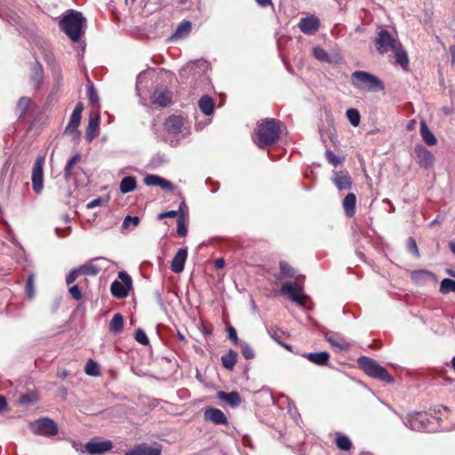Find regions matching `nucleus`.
Listing matches in <instances>:
<instances>
[{
    "label": "nucleus",
    "mask_w": 455,
    "mask_h": 455,
    "mask_svg": "<svg viewBox=\"0 0 455 455\" xmlns=\"http://www.w3.org/2000/svg\"><path fill=\"white\" fill-rule=\"evenodd\" d=\"M228 338L236 345L238 346L240 343H242L243 341L240 340L237 337V334H236V331L235 329L233 327V326H229L228 328Z\"/></svg>",
    "instance_id": "54"
},
{
    "label": "nucleus",
    "mask_w": 455,
    "mask_h": 455,
    "mask_svg": "<svg viewBox=\"0 0 455 455\" xmlns=\"http://www.w3.org/2000/svg\"><path fill=\"white\" fill-rule=\"evenodd\" d=\"M124 325V319L121 314L116 313V332L120 331Z\"/></svg>",
    "instance_id": "56"
},
{
    "label": "nucleus",
    "mask_w": 455,
    "mask_h": 455,
    "mask_svg": "<svg viewBox=\"0 0 455 455\" xmlns=\"http://www.w3.org/2000/svg\"><path fill=\"white\" fill-rule=\"evenodd\" d=\"M280 270H281V276L278 277L279 280H281L284 277H295L296 276L295 269L285 261L280 262Z\"/></svg>",
    "instance_id": "36"
},
{
    "label": "nucleus",
    "mask_w": 455,
    "mask_h": 455,
    "mask_svg": "<svg viewBox=\"0 0 455 455\" xmlns=\"http://www.w3.org/2000/svg\"><path fill=\"white\" fill-rule=\"evenodd\" d=\"M356 197L354 193H348L343 199L342 206L347 217H353L355 213Z\"/></svg>",
    "instance_id": "25"
},
{
    "label": "nucleus",
    "mask_w": 455,
    "mask_h": 455,
    "mask_svg": "<svg viewBox=\"0 0 455 455\" xmlns=\"http://www.w3.org/2000/svg\"><path fill=\"white\" fill-rule=\"evenodd\" d=\"M414 152L418 160V164L424 169H429L433 167L435 163L434 155L422 145H417L414 148Z\"/></svg>",
    "instance_id": "15"
},
{
    "label": "nucleus",
    "mask_w": 455,
    "mask_h": 455,
    "mask_svg": "<svg viewBox=\"0 0 455 455\" xmlns=\"http://www.w3.org/2000/svg\"><path fill=\"white\" fill-rule=\"evenodd\" d=\"M136 179L132 176L124 177L120 183V191L123 194L133 191L136 188Z\"/></svg>",
    "instance_id": "31"
},
{
    "label": "nucleus",
    "mask_w": 455,
    "mask_h": 455,
    "mask_svg": "<svg viewBox=\"0 0 455 455\" xmlns=\"http://www.w3.org/2000/svg\"><path fill=\"white\" fill-rule=\"evenodd\" d=\"M206 421L212 422L216 425H228V419L224 412L217 408H206L204 413Z\"/></svg>",
    "instance_id": "17"
},
{
    "label": "nucleus",
    "mask_w": 455,
    "mask_h": 455,
    "mask_svg": "<svg viewBox=\"0 0 455 455\" xmlns=\"http://www.w3.org/2000/svg\"><path fill=\"white\" fill-rule=\"evenodd\" d=\"M147 78V73L146 72H140V75L137 77V85H136V91L137 94L139 96H141L142 94V84L143 81Z\"/></svg>",
    "instance_id": "52"
},
{
    "label": "nucleus",
    "mask_w": 455,
    "mask_h": 455,
    "mask_svg": "<svg viewBox=\"0 0 455 455\" xmlns=\"http://www.w3.org/2000/svg\"><path fill=\"white\" fill-rule=\"evenodd\" d=\"M7 406V403L5 398L3 395H0V412L3 411Z\"/></svg>",
    "instance_id": "63"
},
{
    "label": "nucleus",
    "mask_w": 455,
    "mask_h": 455,
    "mask_svg": "<svg viewBox=\"0 0 455 455\" xmlns=\"http://www.w3.org/2000/svg\"><path fill=\"white\" fill-rule=\"evenodd\" d=\"M73 447L81 454H84L86 452L84 447L83 448L81 444L76 443V442L73 443Z\"/></svg>",
    "instance_id": "62"
},
{
    "label": "nucleus",
    "mask_w": 455,
    "mask_h": 455,
    "mask_svg": "<svg viewBox=\"0 0 455 455\" xmlns=\"http://www.w3.org/2000/svg\"><path fill=\"white\" fill-rule=\"evenodd\" d=\"M110 264V261L105 258H96L79 267L82 275H96L100 270L107 269Z\"/></svg>",
    "instance_id": "12"
},
{
    "label": "nucleus",
    "mask_w": 455,
    "mask_h": 455,
    "mask_svg": "<svg viewBox=\"0 0 455 455\" xmlns=\"http://www.w3.org/2000/svg\"><path fill=\"white\" fill-rule=\"evenodd\" d=\"M358 364L368 376L387 383L394 382V378L375 360L367 356H361L358 359Z\"/></svg>",
    "instance_id": "4"
},
{
    "label": "nucleus",
    "mask_w": 455,
    "mask_h": 455,
    "mask_svg": "<svg viewBox=\"0 0 455 455\" xmlns=\"http://www.w3.org/2000/svg\"><path fill=\"white\" fill-rule=\"evenodd\" d=\"M135 339L137 342L142 345H148L149 343L148 338L144 331L138 329L135 332Z\"/></svg>",
    "instance_id": "47"
},
{
    "label": "nucleus",
    "mask_w": 455,
    "mask_h": 455,
    "mask_svg": "<svg viewBox=\"0 0 455 455\" xmlns=\"http://www.w3.org/2000/svg\"><path fill=\"white\" fill-rule=\"evenodd\" d=\"M313 55L316 60H318L320 61H323V62H327V63L331 62V58L328 55V53L323 48H321L319 46H315L313 48Z\"/></svg>",
    "instance_id": "39"
},
{
    "label": "nucleus",
    "mask_w": 455,
    "mask_h": 455,
    "mask_svg": "<svg viewBox=\"0 0 455 455\" xmlns=\"http://www.w3.org/2000/svg\"><path fill=\"white\" fill-rule=\"evenodd\" d=\"M404 424L412 430L423 431L427 429L428 418L421 412L409 414Z\"/></svg>",
    "instance_id": "14"
},
{
    "label": "nucleus",
    "mask_w": 455,
    "mask_h": 455,
    "mask_svg": "<svg viewBox=\"0 0 455 455\" xmlns=\"http://www.w3.org/2000/svg\"><path fill=\"white\" fill-rule=\"evenodd\" d=\"M375 44L378 52L384 54L389 51L396 49L400 43L389 31L387 29H380L375 39Z\"/></svg>",
    "instance_id": "6"
},
{
    "label": "nucleus",
    "mask_w": 455,
    "mask_h": 455,
    "mask_svg": "<svg viewBox=\"0 0 455 455\" xmlns=\"http://www.w3.org/2000/svg\"><path fill=\"white\" fill-rule=\"evenodd\" d=\"M83 110H84L83 103L78 102L76 105V107L70 116L68 124L64 130V134L70 136L71 140L75 142H78L80 140L81 133L78 130V127L81 123Z\"/></svg>",
    "instance_id": "5"
},
{
    "label": "nucleus",
    "mask_w": 455,
    "mask_h": 455,
    "mask_svg": "<svg viewBox=\"0 0 455 455\" xmlns=\"http://www.w3.org/2000/svg\"><path fill=\"white\" fill-rule=\"evenodd\" d=\"M178 216V212L177 211H169V212H162L158 215V219L159 220H163L164 218H175Z\"/></svg>",
    "instance_id": "57"
},
{
    "label": "nucleus",
    "mask_w": 455,
    "mask_h": 455,
    "mask_svg": "<svg viewBox=\"0 0 455 455\" xmlns=\"http://www.w3.org/2000/svg\"><path fill=\"white\" fill-rule=\"evenodd\" d=\"M198 106L201 111L206 116H211L214 111V102L208 95H204L199 100Z\"/></svg>",
    "instance_id": "29"
},
{
    "label": "nucleus",
    "mask_w": 455,
    "mask_h": 455,
    "mask_svg": "<svg viewBox=\"0 0 455 455\" xmlns=\"http://www.w3.org/2000/svg\"><path fill=\"white\" fill-rule=\"evenodd\" d=\"M78 275H81V270H79V267L72 269L66 277L67 283L71 284L74 283Z\"/></svg>",
    "instance_id": "53"
},
{
    "label": "nucleus",
    "mask_w": 455,
    "mask_h": 455,
    "mask_svg": "<svg viewBox=\"0 0 455 455\" xmlns=\"http://www.w3.org/2000/svg\"><path fill=\"white\" fill-rule=\"evenodd\" d=\"M216 397L218 399H220V401L228 404L232 408L238 407L242 401L240 395L235 391H232L230 393H226L224 391H218L216 393Z\"/></svg>",
    "instance_id": "22"
},
{
    "label": "nucleus",
    "mask_w": 455,
    "mask_h": 455,
    "mask_svg": "<svg viewBox=\"0 0 455 455\" xmlns=\"http://www.w3.org/2000/svg\"><path fill=\"white\" fill-rule=\"evenodd\" d=\"M100 125V116L97 113H92L89 117L88 126L85 132V138L88 141H92L98 134Z\"/></svg>",
    "instance_id": "21"
},
{
    "label": "nucleus",
    "mask_w": 455,
    "mask_h": 455,
    "mask_svg": "<svg viewBox=\"0 0 455 455\" xmlns=\"http://www.w3.org/2000/svg\"><path fill=\"white\" fill-rule=\"evenodd\" d=\"M183 118L178 116L168 117L164 123V128L169 133H179L183 127Z\"/></svg>",
    "instance_id": "24"
},
{
    "label": "nucleus",
    "mask_w": 455,
    "mask_h": 455,
    "mask_svg": "<svg viewBox=\"0 0 455 455\" xmlns=\"http://www.w3.org/2000/svg\"><path fill=\"white\" fill-rule=\"evenodd\" d=\"M124 455H162V445L156 443L153 445L140 443L126 451Z\"/></svg>",
    "instance_id": "13"
},
{
    "label": "nucleus",
    "mask_w": 455,
    "mask_h": 455,
    "mask_svg": "<svg viewBox=\"0 0 455 455\" xmlns=\"http://www.w3.org/2000/svg\"><path fill=\"white\" fill-rule=\"evenodd\" d=\"M191 30V23L188 20L182 21L179 27L176 28L173 37L175 38H182L187 36Z\"/></svg>",
    "instance_id": "34"
},
{
    "label": "nucleus",
    "mask_w": 455,
    "mask_h": 455,
    "mask_svg": "<svg viewBox=\"0 0 455 455\" xmlns=\"http://www.w3.org/2000/svg\"><path fill=\"white\" fill-rule=\"evenodd\" d=\"M102 200L100 198L93 199L90 203L87 204V208L92 209L101 204Z\"/></svg>",
    "instance_id": "58"
},
{
    "label": "nucleus",
    "mask_w": 455,
    "mask_h": 455,
    "mask_svg": "<svg viewBox=\"0 0 455 455\" xmlns=\"http://www.w3.org/2000/svg\"><path fill=\"white\" fill-rule=\"evenodd\" d=\"M346 116L352 125L357 126L359 124L361 116L357 109H347L346 112Z\"/></svg>",
    "instance_id": "42"
},
{
    "label": "nucleus",
    "mask_w": 455,
    "mask_h": 455,
    "mask_svg": "<svg viewBox=\"0 0 455 455\" xmlns=\"http://www.w3.org/2000/svg\"><path fill=\"white\" fill-rule=\"evenodd\" d=\"M44 158H36L32 170V188L36 194H40L44 188Z\"/></svg>",
    "instance_id": "10"
},
{
    "label": "nucleus",
    "mask_w": 455,
    "mask_h": 455,
    "mask_svg": "<svg viewBox=\"0 0 455 455\" xmlns=\"http://www.w3.org/2000/svg\"><path fill=\"white\" fill-rule=\"evenodd\" d=\"M392 52L395 54V62L405 68L408 66V56L406 52L402 48L401 44L397 46L396 49H394Z\"/></svg>",
    "instance_id": "32"
},
{
    "label": "nucleus",
    "mask_w": 455,
    "mask_h": 455,
    "mask_svg": "<svg viewBox=\"0 0 455 455\" xmlns=\"http://www.w3.org/2000/svg\"><path fill=\"white\" fill-rule=\"evenodd\" d=\"M30 105V99L27 97H21L17 104V108L21 111V114L25 113Z\"/></svg>",
    "instance_id": "50"
},
{
    "label": "nucleus",
    "mask_w": 455,
    "mask_h": 455,
    "mask_svg": "<svg viewBox=\"0 0 455 455\" xmlns=\"http://www.w3.org/2000/svg\"><path fill=\"white\" fill-rule=\"evenodd\" d=\"M407 248L409 251L413 253L417 258L419 257L417 243L414 238L409 237L407 240Z\"/></svg>",
    "instance_id": "49"
},
{
    "label": "nucleus",
    "mask_w": 455,
    "mask_h": 455,
    "mask_svg": "<svg viewBox=\"0 0 455 455\" xmlns=\"http://www.w3.org/2000/svg\"><path fill=\"white\" fill-rule=\"evenodd\" d=\"M336 444L342 451H348L352 447V443L349 438L343 435H338L336 438Z\"/></svg>",
    "instance_id": "41"
},
{
    "label": "nucleus",
    "mask_w": 455,
    "mask_h": 455,
    "mask_svg": "<svg viewBox=\"0 0 455 455\" xmlns=\"http://www.w3.org/2000/svg\"><path fill=\"white\" fill-rule=\"evenodd\" d=\"M144 183L147 186H159L167 191L173 190V185L167 180L154 174H148L144 178Z\"/></svg>",
    "instance_id": "19"
},
{
    "label": "nucleus",
    "mask_w": 455,
    "mask_h": 455,
    "mask_svg": "<svg viewBox=\"0 0 455 455\" xmlns=\"http://www.w3.org/2000/svg\"><path fill=\"white\" fill-rule=\"evenodd\" d=\"M221 362L226 369L232 371L237 362V354L230 349L228 354L221 356Z\"/></svg>",
    "instance_id": "30"
},
{
    "label": "nucleus",
    "mask_w": 455,
    "mask_h": 455,
    "mask_svg": "<svg viewBox=\"0 0 455 455\" xmlns=\"http://www.w3.org/2000/svg\"><path fill=\"white\" fill-rule=\"evenodd\" d=\"M270 337L278 344H280L282 347H283L284 348H286L287 350L289 351H291V347L290 345H287V344H283L282 343L281 341V339H282V335L281 333L276 331V330H270L268 331Z\"/></svg>",
    "instance_id": "46"
},
{
    "label": "nucleus",
    "mask_w": 455,
    "mask_h": 455,
    "mask_svg": "<svg viewBox=\"0 0 455 455\" xmlns=\"http://www.w3.org/2000/svg\"><path fill=\"white\" fill-rule=\"evenodd\" d=\"M241 347V352L243 357L247 360L253 359L255 356L254 351L251 347L245 341L238 345Z\"/></svg>",
    "instance_id": "43"
},
{
    "label": "nucleus",
    "mask_w": 455,
    "mask_h": 455,
    "mask_svg": "<svg viewBox=\"0 0 455 455\" xmlns=\"http://www.w3.org/2000/svg\"><path fill=\"white\" fill-rule=\"evenodd\" d=\"M280 124L281 122L275 118H266L259 122L256 145L264 148L276 142L281 133Z\"/></svg>",
    "instance_id": "1"
},
{
    "label": "nucleus",
    "mask_w": 455,
    "mask_h": 455,
    "mask_svg": "<svg viewBox=\"0 0 455 455\" xmlns=\"http://www.w3.org/2000/svg\"><path fill=\"white\" fill-rule=\"evenodd\" d=\"M26 291L28 294V297L32 299L34 296V275H30L28 277L27 283H26Z\"/></svg>",
    "instance_id": "51"
},
{
    "label": "nucleus",
    "mask_w": 455,
    "mask_h": 455,
    "mask_svg": "<svg viewBox=\"0 0 455 455\" xmlns=\"http://www.w3.org/2000/svg\"><path fill=\"white\" fill-rule=\"evenodd\" d=\"M84 371L87 375L94 377L99 376L100 374L99 364L92 359H89L87 361Z\"/></svg>",
    "instance_id": "38"
},
{
    "label": "nucleus",
    "mask_w": 455,
    "mask_h": 455,
    "mask_svg": "<svg viewBox=\"0 0 455 455\" xmlns=\"http://www.w3.org/2000/svg\"><path fill=\"white\" fill-rule=\"evenodd\" d=\"M256 3L261 7H266L272 4V0H255Z\"/></svg>",
    "instance_id": "61"
},
{
    "label": "nucleus",
    "mask_w": 455,
    "mask_h": 455,
    "mask_svg": "<svg viewBox=\"0 0 455 455\" xmlns=\"http://www.w3.org/2000/svg\"><path fill=\"white\" fill-rule=\"evenodd\" d=\"M140 224V218L137 216H126L122 224L123 230H131L135 228Z\"/></svg>",
    "instance_id": "37"
},
{
    "label": "nucleus",
    "mask_w": 455,
    "mask_h": 455,
    "mask_svg": "<svg viewBox=\"0 0 455 455\" xmlns=\"http://www.w3.org/2000/svg\"><path fill=\"white\" fill-rule=\"evenodd\" d=\"M117 277L118 279H116V299H124L133 290L132 278L125 271H119Z\"/></svg>",
    "instance_id": "7"
},
{
    "label": "nucleus",
    "mask_w": 455,
    "mask_h": 455,
    "mask_svg": "<svg viewBox=\"0 0 455 455\" xmlns=\"http://www.w3.org/2000/svg\"><path fill=\"white\" fill-rule=\"evenodd\" d=\"M177 233H178L179 236H180V237H184L188 234V229H187V227H186L185 223H184L183 216L182 215L180 216V218L178 220Z\"/></svg>",
    "instance_id": "48"
},
{
    "label": "nucleus",
    "mask_w": 455,
    "mask_h": 455,
    "mask_svg": "<svg viewBox=\"0 0 455 455\" xmlns=\"http://www.w3.org/2000/svg\"><path fill=\"white\" fill-rule=\"evenodd\" d=\"M307 360L316 365H326L330 359L328 352L323 351L318 353H307L304 355Z\"/></svg>",
    "instance_id": "26"
},
{
    "label": "nucleus",
    "mask_w": 455,
    "mask_h": 455,
    "mask_svg": "<svg viewBox=\"0 0 455 455\" xmlns=\"http://www.w3.org/2000/svg\"><path fill=\"white\" fill-rule=\"evenodd\" d=\"M44 70L40 63L36 62L32 70L31 80L36 87H38L43 79Z\"/></svg>",
    "instance_id": "35"
},
{
    "label": "nucleus",
    "mask_w": 455,
    "mask_h": 455,
    "mask_svg": "<svg viewBox=\"0 0 455 455\" xmlns=\"http://www.w3.org/2000/svg\"><path fill=\"white\" fill-rule=\"evenodd\" d=\"M84 23L81 12L71 11L60 20V27L73 42H77L84 32Z\"/></svg>",
    "instance_id": "3"
},
{
    "label": "nucleus",
    "mask_w": 455,
    "mask_h": 455,
    "mask_svg": "<svg viewBox=\"0 0 455 455\" xmlns=\"http://www.w3.org/2000/svg\"><path fill=\"white\" fill-rule=\"evenodd\" d=\"M172 100V92L166 89L156 90L150 97V100L154 105L166 107Z\"/></svg>",
    "instance_id": "20"
},
{
    "label": "nucleus",
    "mask_w": 455,
    "mask_h": 455,
    "mask_svg": "<svg viewBox=\"0 0 455 455\" xmlns=\"http://www.w3.org/2000/svg\"><path fill=\"white\" fill-rule=\"evenodd\" d=\"M325 156L327 161L334 166H337L343 162L342 157L337 156L331 150L328 149L325 151Z\"/></svg>",
    "instance_id": "45"
},
{
    "label": "nucleus",
    "mask_w": 455,
    "mask_h": 455,
    "mask_svg": "<svg viewBox=\"0 0 455 455\" xmlns=\"http://www.w3.org/2000/svg\"><path fill=\"white\" fill-rule=\"evenodd\" d=\"M420 134L426 144L435 146L437 143L435 136L428 129L425 120H421L420 122Z\"/></svg>",
    "instance_id": "28"
},
{
    "label": "nucleus",
    "mask_w": 455,
    "mask_h": 455,
    "mask_svg": "<svg viewBox=\"0 0 455 455\" xmlns=\"http://www.w3.org/2000/svg\"><path fill=\"white\" fill-rule=\"evenodd\" d=\"M331 180L339 190H347L352 188L351 177L347 171L333 172Z\"/></svg>",
    "instance_id": "16"
},
{
    "label": "nucleus",
    "mask_w": 455,
    "mask_h": 455,
    "mask_svg": "<svg viewBox=\"0 0 455 455\" xmlns=\"http://www.w3.org/2000/svg\"><path fill=\"white\" fill-rule=\"evenodd\" d=\"M87 95L91 104H96L99 101L97 92L91 81L87 84Z\"/></svg>",
    "instance_id": "44"
},
{
    "label": "nucleus",
    "mask_w": 455,
    "mask_h": 455,
    "mask_svg": "<svg viewBox=\"0 0 455 455\" xmlns=\"http://www.w3.org/2000/svg\"><path fill=\"white\" fill-rule=\"evenodd\" d=\"M225 266V260L223 259H217L215 260V267L222 268Z\"/></svg>",
    "instance_id": "64"
},
{
    "label": "nucleus",
    "mask_w": 455,
    "mask_h": 455,
    "mask_svg": "<svg viewBox=\"0 0 455 455\" xmlns=\"http://www.w3.org/2000/svg\"><path fill=\"white\" fill-rule=\"evenodd\" d=\"M450 54H451V63L452 66H455V45L450 46Z\"/></svg>",
    "instance_id": "60"
},
{
    "label": "nucleus",
    "mask_w": 455,
    "mask_h": 455,
    "mask_svg": "<svg viewBox=\"0 0 455 455\" xmlns=\"http://www.w3.org/2000/svg\"><path fill=\"white\" fill-rule=\"evenodd\" d=\"M188 257V251L185 248H180L175 254L172 261V270L176 273H181L184 270L185 262Z\"/></svg>",
    "instance_id": "23"
},
{
    "label": "nucleus",
    "mask_w": 455,
    "mask_h": 455,
    "mask_svg": "<svg viewBox=\"0 0 455 455\" xmlns=\"http://www.w3.org/2000/svg\"><path fill=\"white\" fill-rule=\"evenodd\" d=\"M351 84L360 92H377L385 89L384 84L378 76L361 70L351 74Z\"/></svg>",
    "instance_id": "2"
},
{
    "label": "nucleus",
    "mask_w": 455,
    "mask_h": 455,
    "mask_svg": "<svg viewBox=\"0 0 455 455\" xmlns=\"http://www.w3.org/2000/svg\"><path fill=\"white\" fill-rule=\"evenodd\" d=\"M80 160V155L76 154L67 163L64 170V177L66 180H69L73 176V168Z\"/></svg>",
    "instance_id": "33"
},
{
    "label": "nucleus",
    "mask_w": 455,
    "mask_h": 455,
    "mask_svg": "<svg viewBox=\"0 0 455 455\" xmlns=\"http://www.w3.org/2000/svg\"><path fill=\"white\" fill-rule=\"evenodd\" d=\"M282 293L287 295L292 301L304 304L305 296L302 287L297 283L287 282L281 288Z\"/></svg>",
    "instance_id": "11"
},
{
    "label": "nucleus",
    "mask_w": 455,
    "mask_h": 455,
    "mask_svg": "<svg viewBox=\"0 0 455 455\" xmlns=\"http://www.w3.org/2000/svg\"><path fill=\"white\" fill-rule=\"evenodd\" d=\"M325 339L332 347H337L339 350H347L349 347V344L347 343L342 337L335 333H326Z\"/></svg>",
    "instance_id": "27"
},
{
    "label": "nucleus",
    "mask_w": 455,
    "mask_h": 455,
    "mask_svg": "<svg viewBox=\"0 0 455 455\" xmlns=\"http://www.w3.org/2000/svg\"><path fill=\"white\" fill-rule=\"evenodd\" d=\"M320 26L319 19L315 16L302 18L299 23V29L307 35L315 34Z\"/></svg>",
    "instance_id": "18"
},
{
    "label": "nucleus",
    "mask_w": 455,
    "mask_h": 455,
    "mask_svg": "<svg viewBox=\"0 0 455 455\" xmlns=\"http://www.w3.org/2000/svg\"><path fill=\"white\" fill-rule=\"evenodd\" d=\"M30 428L34 433L45 436H53L58 433L56 423L48 418H42L30 423Z\"/></svg>",
    "instance_id": "8"
},
{
    "label": "nucleus",
    "mask_w": 455,
    "mask_h": 455,
    "mask_svg": "<svg viewBox=\"0 0 455 455\" xmlns=\"http://www.w3.org/2000/svg\"><path fill=\"white\" fill-rule=\"evenodd\" d=\"M440 291L443 294H447L451 291L455 292V281L449 278H444L440 284Z\"/></svg>",
    "instance_id": "40"
},
{
    "label": "nucleus",
    "mask_w": 455,
    "mask_h": 455,
    "mask_svg": "<svg viewBox=\"0 0 455 455\" xmlns=\"http://www.w3.org/2000/svg\"><path fill=\"white\" fill-rule=\"evenodd\" d=\"M11 165V163L10 161H6L4 165H3V168L1 170V179H4L5 173L7 172L9 167Z\"/></svg>",
    "instance_id": "59"
},
{
    "label": "nucleus",
    "mask_w": 455,
    "mask_h": 455,
    "mask_svg": "<svg viewBox=\"0 0 455 455\" xmlns=\"http://www.w3.org/2000/svg\"><path fill=\"white\" fill-rule=\"evenodd\" d=\"M113 447V443L109 440H104L100 437L92 438L85 445L86 453L90 455H102L109 451Z\"/></svg>",
    "instance_id": "9"
},
{
    "label": "nucleus",
    "mask_w": 455,
    "mask_h": 455,
    "mask_svg": "<svg viewBox=\"0 0 455 455\" xmlns=\"http://www.w3.org/2000/svg\"><path fill=\"white\" fill-rule=\"evenodd\" d=\"M69 293L76 300H80L82 299V293L78 287V285L75 284L69 288Z\"/></svg>",
    "instance_id": "55"
}]
</instances>
